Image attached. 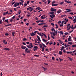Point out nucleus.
Here are the masks:
<instances>
[{
    "label": "nucleus",
    "mask_w": 76,
    "mask_h": 76,
    "mask_svg": "<svg viewBox=\"0 0 76 76\" xmlns=\"http://www.w3.org/2000/svg\"><path fill=\"white\" fill-rule=\"evenodd\" d=\"M31 51V50H29L27 48H26L25 50V53H29L30 51Z\"/></svg>",
    "instance_id": "f257e3e1"
},
{
    "label": "nucleus",
    "mask_w": 76,
    "mask_h": 76,
    "mask_svg": "<svg viewBox=\"0 0 76 76\" xmlns=\"http://www.w3.org/2000/svg\"><path fill=\"white\" fill-rule=\"evenodd\" d=\"M33 8H32V7H29L27 8V10H29V11H30V12H32V11L33 10Z\"/></svg>",
    "instance_id": "f03ea898"
},
{
    "label": "nucleus",
    "mask_w": 76,
    "mask_h": 76,
    "mask_svg": "<svg viewBox=\"0 0 76 76\" xmlns=\"http://www.w3.org/2000/svg\"><path fill=\"white\" fill-rule=\"evenodd\" d=\"M47 27H48V25H44L43 26V28L44 29V31H47V29H46V28Z\"/></svg>",
    "instance_id": "7ed1b4c3"
},
{
    "label": "nucleus",
    "mask_w": 76,
    "mask_h": 76,
    "mask_svg": "<svg viewBox=\"0 0 76 76\" xmlns=\"http://www.w3.org/2000/svg\"><path fill=\"white\" fill-rule=\"evenodd\" d=\"M66 11L65 12V13H69V12H72V10L70 9H66Z\"/></svg>",
    "instance_id": "20e7f679"
},
{
    "label": "nucleus",
    "mask_w": 76,
    "mask_h": 76,
    "mask_svg": "<svg viewBox=\"0 0 76 76\" xmlns=\"http://www.w3.org/2000/svg\"><path fill=\"white\" fill-rule=\"evenodd\" d=\"M19 3L18 2H16L14 4V7H17V6H19Z\"/></svg>",
    "instance_id": "39448f33"
},
{
    "label": "nucleus",
    "mask_w": 76,
    "mask_h": 76,
    "mask_svg": "<svg viewBox=\"0 0 76 76\" xmlns=\"http://www.w3.org/2000/svg\"><path fill=\"white\" fill-rule=\"evenodd\" d=\"M34 48V51H36L37 49H38V47L37 46H35L34 47V48Z\"/></svg>",
    "instance_id": "423d86ee"
},
{
    "label": "nucleus",
    "mask_w": 76,
    "mask_h": 76,
    "mask_svg": "<svg viewBox=\"0 0 76 76\" xmlns=\"http://www.w3.org/2000/svg\"><path fill=\"white\" fill-rule=\"evenodd\" d=\"M57 10L55 9L54 8H51L50 9L51 12H55V11H56Z\"/></svg>",
    "instance_id": "0eeeda50"
},
{
    "label": "nucleus",
    "mask_w": 76,
    "mask_h": 76,
    "mask_svg": "<svg viewBox=\"0 0 76 76\" xmlns=\"http://www.w3.org/2000/svg\"><path fill=\"white\" fill-rule=\"evenodd\" d=\"M4 50H6V51H9L10 50V49L8 48H4Z\"/></svg>",
    "instance_id": "6e6552de"
},
{
    "label": "nucleus",
    "mask_w": 76,
    "mask_h": 76,
    "mask_svg": "<svg viewBox=\"0 0 76 76\" xmlns=\"http://www.w3.org/2000/svg\"><path fill=\"white\" fill-rule=\"evenodd\" d=\"M68 41H72V37L70 36L68 38Z\"/></svg>",
    "instance_id": "1a4fd4ad"
},
{
    "label": "nucleus",
    "mask_w": 76,
    "mask_h": 76,
    "mask_svg": "<svg viewBox=\"0 0 76 76\" xmlns=\"http://www.w3.org/2000/svg\"><path fill=\"white\" fill-rule=\"evenodd\" d=\"M61 12V10L60 9L58 10L57 11V13H58V14H59V13H60Z\"/></svg>",
    "instance_id": "9d476101"
},
{
    "label": "nucleus",
    "mask_w": 76,
    "mask_h": 76,
    "mask_svg": "<svg viewBox=\"0 0 76 76\" xmlns=\"http://www.w3.org/2000/svg\"><path fill=\"white\" fill-rule=\"evenodd\" d=\"M50 17L51 18H53L55 17V15L54 14H52V15H50Z\"/></svg>",
    "instance_id": "9b49d317"
},
{
    "label": "nucleus",
    "mask_w": 76,
    "mask_h": 76,
    "mask_svg": "<svg viewBox=\"0 0 76 76\" xmlns=\"http://www.w3.org/2000/svg\"><path fill=\"white\" fill-rule=\"evenodd\" d=\"M30 34L31 35V37H33V36H35V34L33 32H32Z\"/></svg>",
    "instance_id": "f8f14e48"
},
{
    "label": "nucleus",
    "mask_w": 76,
    "mask_h": 76,
    "mask_svg": "<svg viewBox=\"0 0 76 76\" xmlns=\"http://www.w3.org/2000/svg\"><path fill=\"white\" fill-rule=\"evenodd\" d=\"M21 48H22V49H23V50H25V48H26V47L23 46H21Z\"/></svg>",
    "instance_id": "ddd939ff"
},
{
    "label": "nucleus",
    "mask_w": 76,
    "mask_h": 76,
    "mask_svg": "<svg viewBox=\"0 0 76 76\" xmlns=\"http://www.w3.org/2000/svg\"><path fill=\"white\" fill-rule=\"evenodd\" d=\"M37 38L38 39H37V41H40L41 42V39H40V38H39V37L38 36H37Z\"/></svg>",
    "instance_id": "4468645a"
},
{
    "label": "nucleus",
    "mask_w": 76,
    "mask_h": 76,
    "mask_svg": "<svg viewBox=\"0 0 76 76\" xmlns=\"http://www.w3.org/2000/svg\"><path fill=\"white\" fill-rule=\"evenodd\" d=\"M42 35H43V36H44L45 38H47V36L45 34L42 33Z\"/></svg>",
    "instance_id": "2eb2a0df"
},
{
    "label": "nucleus",
    "mask_w": 76,
    "mask_h": 76,
    "mask_svg": "<svg viewBox=\"0 0 76 76\" xmlns=\"http://www.w3.org/2000/svg\"><path fill=\"white\" fill-rule=\"evenodd\" d=\"M58 41H59V44H63V42L61 41V40L59 39Z\"/></svg>",
    "instance_id": "dca6fc26"
},
{
    "label": "nucleus",
    "mask_w": 76,
    "mask_h": 76,
    "mask_svg": "<svg viewBox=\"0 0 76 76\" xmlns=\"http://www.w3.org/2000/svg\"><path fill=\"white\" fill-rule=\"evenodd\" d=\"M29 45L31 46V48L34 47L32 44V43H30V44Z\"/></svg>",
    "instance_id": "f3484780"
},
{
    "label": "nucleus",
    "mask_w": 76,
    "mask_h": 76,
    "mask_svg": "<svg viewBox=\"0 0 76 76\" xmlns=\"http://www.w3.org/2000/svg\"><path fill=\"white\" fill-rule=\"evenodd\" d=\"M57 30H56V31H54V32H53V33H54L55 35H57Z\"/></svg>",
    "instance_id": "a211bd4d"
},
{
    "label": "nucleus",
    "mask_w": 76,
    "mask_h": 76,
    "mask_svg": "<svg viewBox=\"0 0 76 76\" xmlns=\"http://www.w3.org/2000/svg\"><path fill=\"white\" fill-rule=\"evenodd\" d=\"M52 6H58V4H54Z\"/></svg>",
    "instance_id": "6ab92c4d"
},
{
    "label": "nucleus",
    "mask_w": 76,
    "mask_h": 76,
    "mask_svg": "<svg viewBox=\"0 0 76 76\" xmlns=\"http://www.w3.org/2000/svg\"><path fill=\"white\" fill-rule=\"evenodd\" d=\"M15 32H12V37H14V35H15Z\"/></svg>",
    "instance_id": "aec40b11"
},
{
    "label": "nucleus",
    "mask_w": 76,
    "mask_h": 76,
    "mask_svg": "<svg viewBox=\"0 0 76 76\" xmlns=\"http://www.w3.org/2000/svg\"><path fill=\"white\" fill-rule=\"evenodd\" d=\"M4 22H7V23H9V20H5Z\"/></svg>",
    "instance_id": "412c9836"
},
{
    "label": "nucleus",
    "mask_w": 76,
    "mask_h": 76,
    "mask_svg": "<svg viewBox=\"0 0 76 76\" xmlns=\"http://www.w3.org/2000/svg\"><path fill=\"white\" fill-rule=\"evenodd\" d=\"M69 28H67V30H70V29L72 27L71 26H69V27H68Z\"/></svg>",
    "instance_id": "4be33fe9"
},
{
    "label": "nucleus",
    "mask_w": 76,
    "mask_h": 76,
    "mask_svg": "<svg viewBox=\"0 0 76 76\" xmlns=\"http://www.w3.org/2000/svg\"><path fill=\"white\" fill-rule=\"evenodd\" d=\"M36 9H38V10H40V9H41V8L39 7H38L36 8Z\"/></svg>",
    "instance_id": "5701e85b"
},
{
    "label": "nucleus",
    "mask_w": 76,
    "mask_h": 76,
    "mask_svg": "<svg viewBox=\"0 0 76 76\" xmlns=\"http://www.w3.org/2000/svg\"><path fill=\"white\" fill-rule=\"evenodd\" d=\"M56 3V1H53L52 3V5L54 4V3Z\"/></svg>",
    "instance_id": "b1692460"
},
{
    "label": "nucleus",
    "mask_w": 76,
    "mask_h": 76,
    "mask_svg": "<svg viewBox=\"0 0 76 76\" xmlns=\"http://www.w3.org/2000/svg\"><path fill=\"white\" fill-rule=\"evenodd\" d=\"M63 53V52H62L61 51H60L59 52V54H60V55H61V54H62Z\"/></svg>",
    "instance_id": "393cba45"
},
{
    "label": "nucleus",
    "mask_w": 76,
    "mask_h": 76,
    "mask_svg": "<svg viewBox=\"0 0 76 76\" xmlns=\"http://www.w3.org/2000/svg\"><path fill=\"white\" fill-rule=\"evenodd\" d=\"M68 44L70 45H72V44H73V42H68Z\"/></svg>",
    "instance_id": "a878e982"
},
{
    "label": "nucleus",
    "mask_w": 76,
    "mask_h": 76,
    "mask_svg": "<svg viewBox=\"0 0 76 76\" xmlns=\"http://www.w3.org/2000/svg\"><path fill=\"white\" fill-rule=\"evenodd\" d=\"M38 34L40 35V37H43V35H42L41 33H38Z\"/></svg>",
    "instance_id": "bb28decb"
},
{
    "label": "nucleus",
    "mask_w": 76,
    "mask_h": 76,
    "mask_svg": "<svg viewBox=\"0 0 76 76\" xmlns=\"http://www.w3.org/2000/svg\"><path fill=\"white\" fill-rule=\"evenodd\" d=\"M72 51L66 52L67 54H72Z\"/></svg>",
    "instance_id": "cd10ccee"
},
{
    "label": "nucleus",
    "mask_w": 76,
    "mask_h": 76,
    "mask_svg": "<svg viewBox=\"0 0 76 76\" xmlns=\"http://www.w3.org/2000/svg\"><path fill=\"white\" fill-rule=\"evenodd\" d=\"M68 18L69 19H71L72 20H73V18L72 17H69Z\"/></svg>",
    "instance_id": "c85d7f7f"
},
{
    "label": "nucleus",
    "mask_w": 76,
    "mask_h": 76,
    "mask_svg": "<svg viewBox=\"0 0 76 76\" xmlns=\"http://www.w3.org/2000/svg\"><path fill=\"white\" fill-rule=\"evenodd\" d=\"M59 4H61V5H62V4H64V2L62 1Z\"/></svg>",
    "instance_id": "c756f323"
},
{
    "label": "nucleus",
    "mask_w": 76,
    "mask_h": 76,
    "mask_svg": "<svg viewBox=\"0 0 76 76\" xmlns=\"http://www.w3.org/2000/svg\"><path fill=\"white\" fill-rule=\"evenodd\" d=\"M65 2H66V3H71V2L68 1H67L66 0H65Z\"/></svg>",
    "instance_id": "7c9ffc66"
},
{
    "label": "nucleus",
    "mask_w": 76,
    "mask_h": 76,
    "mask_svg": "<svg viewBox=\"0 0 76 76\" xmlns=\"http://www.w3.org/2000/svg\"><path fill=\"white\" fill-rule=\"evenodd\" d=\"M55 25L56 26V29H57L58 28V26L57 24H56Z\"/></svg>",
    "instance_id": "2f4dec72"
},
{
    "label": "nucleus",
    "mask_w": 76,
    "mask_h": 76,
    "mask_svg": "<svg viewBox=\"0 0 76 76\" xmlns=\"http://www.w3.org/2000/svg\"><path fill=\"white\" fill-rule=\"evenodd\" d=\"M39 45L41 49H42V45L41 44H39Z\"/></svg>",
    "instance_id": "473e14b6"
},
{
    "label": "nucleus",
    "mask_w": 76,
    "mask_h": 76,
    "mask_svg": "<svg viewBox=\"0 0 76 76\" xmlns=\"http://www.w3.org/2000/svg\"><path fill=\"white\" fill-rule=\"evenodd\" d=\"M27 47H28V48H31H31H31V47L30 46V45H27Z\"/></svg>",
    "instance_id": "72a5a7b5"
},
{
    "label": "nucleus",
    "mask_w": 76,
    "mask_h": 76,
    "mask_svg": "<svg viewBox=\"0 0 76 76\" xmlns=\"http://www.w3.org/2000/svg\"><path fill=\"white\" fill-rule=\"evenodd\" d=\"M42 68H43V69H44V71H45V70H47V68H44L43 66H42Z\"/></svg>",
    "instance_id": "f704fd0d"
},
{
    "label": "nucleus",
    "mask_w": 76,
    "mask_h": 76,
    "mask_svg": "<svg viewBox=\"0 0 76 76\" xmlns=\"http://www.w3.org/2000/svg\"><path fill=\"white\" fill-rule=\"evenodd\" d=\"M42 68H43V69H44V71H45V70H47V68H44L43 66H42Z\"/></svg>",
    "instance_id": "c9c22d12"
},
{
    "label": "nucleus",
    "mask_w": 76,
    "mask_h": 76,
    "mask_svg": "<svg viewBox=\"0 0 76 76\" xmlns=\"http://www.w3.org/2000/svg\"><path fill=\"white\" fill-rule=\"evenodd\" d=\"M11 25L12 24H7V25H6L5 26H6V27H7V26H10V25Z\"/></svg>",
    "instance_id": "e433bc0d"
},
{
    "label": "nucleus",
    "mask_w": 76,
    "mask_h": 76,
    "mask_svg": "<svg viewBox=\"0 0 76 76\" xmlns=\"http://www.w3.org/2000/svg\"><path fill=\"white\" fill-rule=\"evenodd\" d=\"M48 4H50V2H51V1L50 0H48Z\"/></svg>",
    "instance_id": "4c0bfd02"
},
{
    "label": "nucleus",
    "mask_w": 76,
    "mask_h": 76,
    "mask_svg": "<svg viewBox=\"0 0 76 76\" xmlns=\"http://www.w3.org/2000/svg\"><path fill=\"white\" fill-rule=\"evenodd\" d=\"M44 47H43L42 48V51H44Z\"/></svg>",
    "instance_id": "58836bf2"
},
{
    "label": "nucleus",
    "mask_w": 76,
    "mask_h": 76,
    "mask_svg": "<svg viewBox=\"0 0 76 76\" xmlns=\"http://www.w3.org/2000/svg\"><path fill=\"white\" fill-rule=\"evenodd\" d=\"M70 26V24H68L67 25V28H69V26Z\"/></svg>",
    "instance_id": "ea45409f"
},
{
    "label": "nucleus",
    "mask_w": 76,
    "mask_h": 76,
    "mask_svg": "<svg viewBox=\"0 0 76 76\" xmlns=\"http://www.w3.org/2000/svg\"><path fill=\"white\" fill-rule=\"evenodd\" d=\"M42 45H43L42 46V47H45V48H46V46H45L44 44L42 43Z\"/></svg>",
    "instance_id": "a19ab883"
},
{
    "label": "nucleus",
    "mask_w": 76,
    "mask_h": 76,
    "mask_svg": "<svg viewBox=\"0 0 76 76\" xmlns=\"http://www.w3.org/2000/svg\"><path fill=\"white\" fill-rule=\"evenodd\" d=\"M51 25H52V26H53V27H54V23H51Z\"/></svg>",
    "instance_id": "79ce46f5"
},
{
    "label": "nucleus",
    "mask_w": 76,
    "mask_h": 76,
    "mask_svg": "<svg viewBox=\"0 0 76 76\" xmlns=\"http://www.w3.org/2000/svg\"><path fill=\"white\" fill-rule=\"evenodd\" d=\"M43 25V23H39L38 24V25L39 26H40V25Z\"/></svg>",
    "instance_id": "37998d69"
},
{
    "label": "nucleus",
    "mask_w": 76,
    "mask_h": 76,
    "mask_svg": "<svg viewBox=\"0 0 76 76\" xmlns=\"http://www.w3.org/2000/svg\"><path fill=\"white\" fill-rule=\"evenodd\" d=\"M63 52H64V53L65 54H66V50H65V49H64L63 50Z\"/></svg>",
    "instance_id": "c03bdc74"
},
{
    "label": "nucleus",
    "mask_w": 76,
    "mask_h": 76,
    "mask_svg": "<svg viewBox=\"0 0 76 76\" xmlns=\"http://www.w3.org/2000/svg\"><path fill=\"white\" fill-rule=\"evenodd\" d=\"M64 34L65 35H67L69 34V33L68 32H66L64 33Z\"/></svg>",
    "instance_id": "a18cd8bd"
},
{
    "label": "nucleus",
    "mask_w": 76,
    "mask_h": 76,
    "mask_svg": "<svg viewBox=\"0 0 76 76\" xmlns=\"http://www.w3.org/2000/svg\"><path fill=\"white\" fill-rule=\"evenodd\" d=\"M61 21H59L58 22V24H60V23H61Z\"/></svg>",
    "instance_id": "49530a36"
},
{
    "label": "nucleus",
    "mask_w": 76,
    "mask_h": 76,
    "mask_svg": "<svg viewBox=\"0 0 76 76\" xmlns=\"http://www.w3.org/2000/svg\"><path fill=\"white\" fill-rule=\"evenodd\" d=\"M43 40L44 42H47V40H45L44 39H43Z\"/></svg>",
    "instance_id": "de8ad7c7"
},
{
    "label": "nucleus",
    "mask_w": 76,
    "mask_h": 76,
    "mask_svg": "<svg viewBox=\"0 0 76 76\" xmlns=\"http://www.w3.org/2000/svg\"><path fill=\"white\" fill-rule=\"evenodd\" d=\"M27 6V4L26 3L25 4H24V7H26Z\"/></svg>",
    "instance_id": "09e8293b"
},
{
    "label": "nucleus",
    "mask_w": 76,
    "mask_h": 76,
    "mask_svg": "<svg viewBox=\"0 0 76 76\" xmlns=\"http://www.w3.org/2000/svg\"><path fill=\"white\" fill-rule=\"evenodd\" d=\"M34 56H35V57H38L39 55H34Z\"/></svg>",
    "instance_id": "8fccbe9b"
},
{
    "label": "nucleus",
    "mask_w": 76,
    "mask_h": 76,
    "mask_svg": "<svg viewBox=\"0 0 76 76\" xmlns=\"http://www.w3.org/2000/svg\"><path fill=\"white\" fill-rule=\"evenodd\" d=\"M61 34H62V35H63V34H64V33H63V32L61 31L60 32Z\"/></svg>",
    "instance_id": "3c124183"
},
{
    "label": "nucleus",
    "mask_w": 76,
    "mask_h": 76,
    "mask_svg": "<svg viewBox=\"0 0 76 76\" xmlns=\"http://www.w3.org/2000/svg\"><path fill=\"white\" fill-rule=\"evenodd\" d=\"M15 17H16V15H15L14 16H13L12 17V19H15Z\"/></svg>",
    "instance_id": "603ef678"
},
{
    "label": "nucleus",
    "mask_w": 76,
    "mask_h": 76,
    "mask_svg": "<svg viewBox=\"0 0 76 76\" xmlns=\"http://www.w3.org/2000/svg\"><path fill=\"white\" fill-rule=\"evenodd\" d=\"M52 31H55V30L54 29V28H53L51 29Z\"/></svg>",
    "instance_id": "864d4df0"
},
{
    "label": "nucleus",
    "mask_w": 76,
    "mask_h": 76,
    "mask_svg": "<svg viewBox=\"0 0 76 76\" xmlns=\"http://www.w3.org/2000/svg\"><path fill=\"white\" fill-rule=\"evenodd\" d=\"M68 58H69V60H70V61H72V58L70 57H68Z\"/></svg>",
    "instance_id": "5fc2aeb1"
},
{
    "label": "nucleus",
    "mask_w": 76,
    "mask_h": 76,
    "mask_svg": "<svg viewBox=\"0 0 76 76\" xmlns=\"http://www.w3.org/2000/svg\"><path fill=\"white\" fill-rule=\"evenodd\" d=\"M48 40H50V38L49 37V35H48Z\"/></svg>",
    "instance_id": "6e6d98bb"
},
{
    "label": "nucleus",
    "mask_w": 76,
    "mask_h": 76,
    "mask_svg": "<svg viewBox=\"0 0 76 76\" xmlns=\"http://www.w3.org/2000/svg\"><path fill=\"white\" fill-rule=\"evenodd\" d=\"M64 47H65V48H67V45L66 44H65Z\"/></svg>",
    "instance_id": "4d7b16f0"
},
{
    "label": "nucleus",
    "mask_w": 76,
    "mask_h": 76,
    "mask_svg": "<svg viewBox=\"0 0 76 76\" xmlns=\"http://www.w3.org/2000/svg\"><path fill=\"white\" fill-rule=\"evenodd\" d=\"M72 47H76V45H72Z\"/></svg>",
    "instance_id": "13d9d810"
},
{
    "label": "nucleus",
    "mask_w": 76,
    "mask_h": 76,
    "mask_svg": "<svg viewBox=\"0 0 76 76\" xmlns=\"http://www.w3.org/2000/svg\"><path fill=\"white\" fill-rule=\"evenodd\" d=\"M69 14H70V15H74V14L72 12L69 13Z\"/></svg>",
    "instance_id": "bf43d9fd"
},
{
    "label": "nucleus",
    "mask_w": 76,
    "mask_h": 76,
    "mask_svg": "<svg viewBox=\"0 0 76 76\" xmlns=\"http://www.w3.org/2000/svg\"><path fill=\"white\" fill-rule=\"evenodd\" d=\"M15 3V1L13 3H12V4H11V6H13L14 4Z\"/></svg>",
    "instance_id": "052dcab7"
},
{
    "label": "nucleus",
    "mask_w": 76,
    "mask_h": 76,
    "mask_svg": "<svg viewBox=\"0 0 76 76\" xmlns=\"http://www.w3.org/2000/svg\"><path fill=\"white\" fill-rule=\"evenodd\" d=\"M26 38H24L23 39V41H26Z\"/></svg>",
    "instance_id": "680f3d73"
},
{
    "label": "nucleus",
    "mask_w": 76,
    "mask_h": 76,
    "mask_svg": "<svg viewBox=\"0 0 76 76\" xmlns=\"http://www.w3.org/2000/svg\"><path fill=\"white\" fill-rule=\"evenodd\" d=\"M43 2H44L45 3V4H46V2H45V0H42Z\"/></svg>",
    "instance_id": "e2e57ef3"
},
{
    "label": "nucleus",
    "mask_w": 76,
    "mask_h": 76,
    "mask_svg": "<svg viewBox=\"0 0 76 76\" xmlns=\"http://www.w3.org/2000/svg\"><path fill=\"white\" fill-rule=\"evenodd\" d=\"M5 35L6 36H8V35H9V34L8 33H6L5 34Z\"/></svg>",
    "instance_id": "0e129e2a"
},
{
    "label": "nucleus",
    "mask_w": 76,
    "mask_h": 76,
    "mask_svg": "<svg viewBox=\"0 0 76 76\" xmlns=\"http://www.w3.org/2000/svg\"><path fill=\"white\" fill-rule=\"evenodd\" d=\"M21 12L20 10H19V12H18V14H20Z\"/></svg>",
    "instance_id": "69168bd1"
},
{
    "label": "nucleus",
    "mask_w": 76,
    "mask_h": 76,
    "mask_svg": "<svg viewBox=\"0 0 76 76\" xmlns=\"http://www.w3.org/2000/svg\"><path fill=\"white\" fill-rule=\"evenodd\" d=\"M49 42H46V45H48V44H49Z\"/></svg>",
    "instance_id": "338daca9"
},
{
    "label": "nucleus",
    "mask_w": 76,
    "mask_h": 76,
    "mask_svg": "<svg viewBox=\"0 0 76 76\" xmlns=\"http://www.w3.org/2000/svg\"><path fill=\"white\" fill-rule=\"evenodd\" d=\"M5 19H6V18L5 17H4L2 18V20H4Z\"/></svg>",
    "instance_id": "774afa93"
}]
</instances>
